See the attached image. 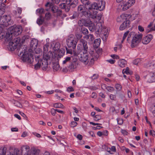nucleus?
<instances>
[{
  "label": "nucleus",
  "instance_id": "1",
  "mask_svg": "<svg viewBox=\"0 0 155 155\" xmlns=\"http://www.w3.org/2000/svg\"><path fill=\"white\" fill-rule=\"evenodd\" d=\"M22 28L21 25H14L8 28L5 36V40L8 43V47L11 51H13L16 48H18L20 41V38L15 37L20 34L22 32Z\"/></svg>",
  "mask_w": 155,
  "mask_h": 155
},
{
  "label": "nucleus",
  "instance_id": "2",
  "mask_svg": "<svg viewBox=\"0 0 155 155\" xmlns=\"http://www.w3.org/2000/svg\"><path fill=\"white\" fill-rule=\"evenodd\" d=\"M57 54L49 51L48 52L44 53L42 57L40 58L39 55L35 56V60L38 61L37 63L35 65V68L36 69L39 68L41 67L43 70L47 68L48 60H55L57 58Z\"/></svg>",
  "mask_w": 155,
  "mask_h": 155
},
{
  "label": "nucleus",
  "instance_id": "3",
  "mask_svg": "<svg viewBox=\"0 0 155 155\" xmlns=\"http://www.w3.org/2000/svg\"><path fill=\"white\" fill-rule=\"evenodd\" d=\"M80 43L78 45V56L79 60L85 65L87 64L90 59V56L87 52L88 47L86 41L82 39L80 40Z\"/></svg>",
  "mask_w": 155,
  "mask_h": 155
},
{
  "label": "nucleus",
  "instance_id": "4",
  "mask_svg": "<svg viewBox=\"0 0 155 155\" xmlns=\"http://www.w3.org/2000/svg\"><path fill=\"white\" fill-rule=\"evenodd\" d=\"M87 22L89 23V25L87 26L89 27V29L90 31H95L98 33L103 34V40L104 41L106 40L108 36V33L107 29L105 27H103L100 22L97 23L95 26V24L92 23L90 20H88Z\"/></svg>",
  "mask_w": 155,
  "mask_h": 155
},
{
  "label": "nucleus",
  "instance_id": "5",
  "mask_svg": "<svg viewBox=\"0 0 155 155\" xmlns=\"http://www.w3.org/2000/svg\"><path fill=\"white\" fill-rule=\"evenodd\" d=\"M105 2L103 1H101L99 2L98 4L94 2L91 5L88 4V3H87L85 7L91 12L89 13L91 18H94L96 17L97 13L96 10L98 9L100 11L103 10L105 8Z\"/></svg>",
  "mask_w": 155,
  "mask_h": 155
},
{
  "label": "nucleus",
  "instance_id": "6",
  "mask_svg": "<svg viewBox=\"0 0 155 155\" xmlns=\"http://www.w3.org/2000/svg\"><path fill=\"white\" fill-rule=\"evenodd\" d=\"M19 56H21V59L24 61L31 63L33 61V52L28 51L25 49L22 52L20 51Z\"/></svg>",
  "mask_w": 155,
  "mask_h": 155
},
{
  "label": "nucleus",
  "instance_id": "7",
  "mask_svg": "<svg viewBox=\"0 0 155 155\" xmlns=\"http://www.w3.org/2000/svg\"><path fill=\"white\" fill-rule=\"evenodd\" d=\"M4 12V9H0V24L5 26H8L10 24L11 18L9 15L1 16V15L3 14Z\"/></svg>",
  "mask_w": 155,
  "mask_h": 155
},
{
  "label": "nucleus",
  "instance_id": "8",
  "mask_svg": "<svg viewBox=\"0 0 155 155\" xmlns=\"http://www.w3.org/2000/svg\"><path fill=\"white\" fill-rule=\"evenodd\" d=\"M143 36L142 34H135L133 37L131 41V46L134 48L137 46Z\"/></svg>",
  "mask_w": 155,
  "mask_h": 155
},
{
  "label": "nucleus",
  "instance_id": "9",
  "mask_svg": "<svg viewBox=\"0 0 155 155\" xmlns=\"http://www.w3.org/2000/svg\"><path fill=\"white\" fill-rule=\"evenodd\" d=\"M135 0H125L120 5L123 11H125L134 4Z\"/></svg>",
  "mask_w": 155,
  "mask_h": 155
},
{
  "label": "nucleus",
  "instance_id": "10",
  "mask_svg": "<svg viewBox=\"0 0 155 155\" xmlns=\"http://www.w3.org/2000/svg\"><path fill=\"white\" fill-rule=\"evenodd\" d=\"M78 11L79 14H81L82 15H84L85 16H86L89 17H90V12H91L89 11L88 8H87L85 6L83 5H80L78 6Z\"/></svg>",
  "mask_w": 155,
  "mask_h": 155
},
{
  "label": "nucleus",
  "instance_id": "11",
  "mask_svg": "<svg viewBox=\"0 0 155 155\" xmlns=\"http://www.w3.org/2000/svg\"><path fill=\"white\" fill-rule=\"evenodd\" d=\"M77 42L75 40L73 35H70L67 40V44L69 47H72L73 48H75Z\"/></svg>",
  "mask_w": 155,
  "mask_h": 155
},
{
  "label": "nucleus",
  "instance_id": "12",
  "mask_svg": "<svg viewBox=\"0 0 155 155\" xmlns=\"http://www.w3.org/2000/svg\"><path fill=\"white\" fill-rule=\"evenodd\" d=\"M131 17V16L130 15L122 14L117 17V22H120L124 21L129 20V19Z\"/></svg>",
  "mask_w": 155,
  "mask_h": 155
},
{
  "label": "nucleus",
  "instance_id": "13",
  "mask_svg": "<svg viewBox=\"0 0 155 155\" xmlns=\"http://www.w3.org/2000/svg\"><path fill=\"white\" fill-rule=\"evenodd\" d=\"M41 153L40 150L37 147H32L30 153H27L26 155H39Z\"/></svg>",
  "mask_w": 155,
  "mask_h": 155
},
{
  "label": "nucleus",
  "instance_id": "14",
  "mask_svg": "<svg viewBox=\"0 0 155 155\" xmlns=\"http://www.w3.org/2000/svg\"><path fill=\"white\" fill-rule=\"evenodd\" d=\"M146 79L149 83H152L155 82V71L150 72L146 77Z\"/></svg>",
  "mask_w": 155,
  "mask_h": 155
},
{
  "label": "nucleus",
  "instance_id": "15",
  "mask_svg": "<svg viewBox=\"0 0 155 155\" xmlns=\"http://www.w3.org/2000/svg\"><path fill=\"white\" fill-rule=\"evenodd\" d=\"M152 39V35H148L143 38L142 42L143 44L147 45L149 43Z\"/></svg>",
  "mask_w": 155,
  "mask_h": 155
},
{
  "label": "nucleus",
  "instance_id": "16",
  "mask_svg": "<svg viewBox=\"0 0 155 155\" xmlns=\"http://www.w3.org/2000/svg\"><path fill=\"white\" fill-rule=\"evenodd\" d=\"M78 64V62L74 61L68 66V68L71 71H73L75 69L77 68Z\"/></svg>",
  "mask_w": 155,
  "mask_h": 155
},
{
  "label": "nucleus",
  "instance_id": "17",
  "mask_svg": "<svg viewBox=\"0 0 155 155\" xmlns=\"http://www.w3.org/2000/svg\"><path fill=\"white\" fill-rule=\"evenodd\" d=\"M130 22L129 20H127L124 21L121 25L119 29L120 30H123L129 27Z\"/></svg>",
  "mask_w": 155,
  "mask_h": 155
},
{
  "label": "nucleus",
  "instance_id": "18",
  "mask_svg": "<svg viewBox=\"0 0 155 155\" xmlns=\"http://www.w3.org/2000/svg\"><path fill=\"white\" fill-rule=\"evenodd\" d=\"M65 52V50L64 48H61L59 51L58 50V53H56V54H57V58H55V61H58V58H60L64 55Z\"/></svg>",
  "mask_w": 155,
  "mask_h": 155
},
{
  "label": "nucleus",
  "instance_id": "19",
  "mask_svg": "<svg viewBox=\"0 0 155 155\" xmlns=\"http://www.w3.org/2000/svg\"><path fill=\"white\" fill-rule=\"evenodd\" d=\"M0 38L2 39L4 38H5V36H6V34L5 32H4V29L3 28L4 26H5L4 25H2L1 24H0Z\"/></svg>",
  "mask_w": 155,
  "mask_h": 155
},
{
  "label": "nucleus",
  "instance_id": "20",
  "mask_svg": "<svg viewBox=\"0 0 155 155\" xmlns=\"http://www.w3.org/2000/svg\"><path fill=\"white\" fill-rule=\"evenodd\" d=\"M84 38L90 43H92L94 39V36L92 34L85 35L84 37Z\"/></svg>",
  "mask_w": 155,
  "mask_h": 155
},
{
  "label": "nucleus",
  "instance_id": "21",
  "mask_svg": "<svg viewBox=\"0 0 155 155\" xmlns=\"http://www.w3.org/2000/svg\"><path fill=\"white\" fill-rule=\"evenodd\" d=\"M89 20V19H87L86 20H84L83 19H81L79 20L78 22L79 25L80 26H82L83 25L85 26L89 25L88 22H87V21Z\"/></svg>",
  "mask_w": 155,
  "mask_h": 155
},
{
  "label": "nucleus",
  "instance_id": "22",
  "mask_svg": "<svg viewBox=\"0 0 155 155\" xmlns=\"http://www.w3.org/2000/svg\"><path fill=\"white\" fill-rule=\"evenodd\" d=\"M60 48V43L59 42L56 43L53 48V52L55 54H56V53H58V50H59Z\"/></svg>",
  "mask_w": 155,
  "mask_h": 155
},
{
  "label": "nucleus",
  "instance_id": "23",
  "mask_svg": "<svg viewBox=\"0 0 155 155\" xmlns=\"http://www.w3.org/2000/svg\"><path fill=\"white\" fill-rule=\"evenodd\" d=\"M154 26L151 28V26L153 25V23H151L149 24L147 26V29L146 32H149L150 31L152 30H155V19L153 21Z\"/></svg>",
  "mask_w": 155,
  "mask_h": 155
},
{
  "label": "nucleus",
  "instance_id": "24",
  "mask_svg": "<svg viewBox=\"0 0 155 155\" xmlns=\"http://www.w3.org/2000/svg\"><path fill=\"white\" fill-rule=\"evenodd\" d=\"M127 64L126 61L124 59H121L118 61V64L121 68L124 67Z\"/></svg>",
  "mask_w": 155,
  "mask_h": 155
},
{
  "label": "nucleus",
  "instance_id": "25",
  "mask_svg": "<svg viewBox=\"0 0 155 155\" xmlns=\"http://www.w3.org/2000/svg\"><path fill=\"white\" fill-rule=\"evenodd\" d=\"M107 151L110 154H113L116 151V148L114 146H112L111 147H107Z\"/></svg>",
  "mask_w": 155,
  "mask_h": 155
},
{
  "label": "nucleus",
  "instance_id": "26",
  "mask_svg": "<svg viewBox=\"0 0 155 155\" xmlns=\"http://www.w3.org/2000/svg\"><path fill=\"white\" fill-rule=\"evenodd\" d=\"M67 53L69 54L72 55H73L74 56H77L78 54V51L77 52L76 51H73L71 49H68L66 48Z\"/></svg>",
  "mask_w": 155,
  "mask_h": 155
},
{
  "label": "nucleus",
  "instance_id": "27",
  "mask_svg": "<svg viewBox=\"0 0 155 155\" xmlns=\"http://www.w3.org/2000/svg\"><path fill=\"white\" fill-rule=\"evenodd\" d=\"M38 45V41L36 39H33L31 40V45L33 47L34 49H35Z\"/></svg>",
  "mask_w": 155,
  "mask_h": 155
},
{
  "label": "nucleus",
  "instance_id": "28",
  "mask_svg": "<svg viewBox=\"0 0 155 155\" xmlns=\"http://www.w3.org/2000/svg\"><path fill=\"white\" fill-rule=\"evenodd\" d=\"M30 150V147L28 145H23L21 147V150L22 152H23L25 150L26 152L25 153L26 154L27 153H30L29 150Z\"/></svg>",
  "mask_w": 155,
  "mask_h": 155
},
{
  "label": "nucleus",
  "instance_id": "29",
  "mask_svg": "<svg viewBox=\"0 0 155 155\" xmlns=\"http://www.w3.org/2000/svg\"><path fill=\"white\" fill-rule=\"evenodd\" d=\"M69 1V2L68 3V4L70 6H72L73 7H75L78 2V0H70ZM67 3H68V1Z\"/></svg>",
  "mask_w": 155,
  "mask_h": 155
},
{
  "label": "nucleus",
  "instance_id": "30",
  "mask_svg": "<svg viewBox=\"0 0 155 155\" xmlns=\"http://www.w3.org/2000/svg\"><path fill=\"white\" fill-rule=\"evenodd\" d=\"M147 67H150L152 69L155 68V61H151L148 64Z\"/></svg>",
  "mask_w": 155,
  "mask_h": 155
},
{
  "label": "nucleus",
  "instance_id": "31",
  "mask_svg": "<svg viewBox=\"0 0 155 155\" xmlns=\"http://www.w3.org/2000/svg\"><path fill=\"white\" fill-rule=\"evenodd\" d=\"M80 15V16H81V15H82L81 14V15H80L79 14V13H78V12H74L72 16V17H71V19H76L78 18L79 17V16Z\"/></svg>",
  "mask_w": 155,
  "mask_h": 155
},
{
  "label": "nucleus",
  "instance_id": "32",
  "mask_svg": "<svg viewBox=\"0 0 155 155\" xmlns=\"http://www.w3.org/2000/svg\"><path fill=\"white\" fill-rule=\"evenodd\" d=\"M71 59V57H66L64 58V60L63 61L62 64L63 65L66 64L68 62L70 61Z\"/></svg>",
  "mask_w": 155,
  "mask_h": 155
},
{
  "label": "nucleus",
  "instance_id": "33",
  "mask_svg": "<svg viewBox=\"0 0 155 155\" xmlns=\"http://www.w3.org/2000/svg\"><path fill=\"white\" fill-rule=\"evenodd\" d=\"M54 107L55 108L64 109V106L61 103H56L54 104Z\"/></svg>",
  "mask_w": 155,
  "mask_h": 155
},
{
  "label": "nucleus",
  "instance_id": "34",
  "mask_svg": "<svg viewBox=\"0 0 155 155\" xmlns=\"http://www.w3.org/2000/svg\"><path fill=\"white\" fill-rule=\"evenodd\" d=\"M43 22V18L42 16H40L37 19V23L38 25H42Z\"/></svg>",
  "mask_w": 155,
  "mask_h": 155
},
{
  "label": "nucleus",
  "instance_id": "35",
  "mask_svg": "<svg viewBox=\"0 0 155 155\" xmlns=\"http://www.w3.org/2000/svg\"><path fill=\"white\" fill-rule=\"evenodd\" d=\"M102 17V15L101 14H99L97 15V14H96V16L95 18H92L93 19H94L95 18V21H96V22L98 23L99 22L101 19V18Z\"/></svg>",
  "mask_w": 155,
  "mask_h": 155
},
{
  "label": "nucleus",
  "instance_id": "36",
  "mask_svg": "<svg viewBox=\"0 0 155 155\" xmlns=\"http://www.w3.org/2000/svg\"><path fill=\"white\" fill-rule=\"evenodd\" d=\"M6 148L1 147L0 148V155H5L6 153Z\"/></svg>",
  "mask_w": 155,
  "mask_h": 155
},
{
  "label": "nucleus",
  "instance_id": "37",
  "mask_svg": "<svg viewBox=\"0 0 155 155\" xmlns=\"http://www.w3.org/2000/svg\"><path fill=\"white\" fill-rule=\"evenodd\" d=\"M59 65L58 63H54L53 64V69L56 71H58L59 69Z\"/></svg>",
  "mask_w": 155,
  "mask_h": 155
},
{
  "label": "nucleus",
  "instance_id": "38",
  "mask_svg": "<svg viewBox=\"0 0 155 155\" xmlns=\"http://www.w3.org/2000/svg\"><path fill=\"white\" fill-rule=\"evenodd\" d=\"M101 42V40L100 38H98L96 39L94 41V44L97 47L100 44Z\"/></svg>",
  "mask_w": 155,
  "mask_h": 155
},
{
  "label": "nucleus",
  "instance_id": "39",
  "mask_svg": "<svg viewBox=\"0 0 155 155\" xmlns=\"http://www.w3.org/2000/svg\"><path fill=\"white\" fill-rule=\"evenodd\" d=\"M14 153L15 155H22L20 150L17 148L14 149Z\"/></svg>",
  "mask_w": 155,
  "mask_h": 155
},
{
  "label": "nucleus",
  "instance_id": "40",
  "mask_svg": "<svg viewBox=\"0 0 155 155\" xmlns=\"http://www.w3.org/2000/svg\"><path fill=\"white\" fill-rule=\"evenodd\" d=\"M115 87L117 91H120L122 89V86L121 85L117 84L115 85Z\"/></svg>",
  "mask_w": 155,
  "mask_h": 155
},
{
  "label": "nucleus",
  "instance_id": "41",
  "mask_svg": "<svg viewBox=\"0 0 155 155\" xmlns=\"http://www.w3.org/2000/svg\"><path fill=\"white\" fill-rule=\"evenodd\" d=\"M140 61L141 60L140 59L137 58L133 61V63L134 64L138 65L140 64Z\"/></svg>",
  "mask_w": 155,
  "mask_h": 155
},
{
  "label": "nucleus",
  "instance_id": "42",
  "mask_svg": "<svg viewBox=\"0 0 155 155\" xmlns=\"http://www.w3.org/2000/svg\"><path fill=\"white\" fill-rule=\"evenodd\" d=\"M49 45L48 44H46L43 47V53L48 52V48Z\"/></svg>",
  "mask_w": 155,
  "mask_h": 155
},
{
  "label": "nucleus",
  "instance_id": "43",
  "mask_svg": "<svg viewBox=\"0 0 155 155\" xmlns=\"http://www.w3.org/2000/svg\"><path fill=\"white\" fill-rule=\"evenodd\" d=\"M14 101V104L15 106L20 108L22 107V104L19 102L16 101Z\"/></svg>",
  "mask_w": 155,
  "mask_h": 155
},
{
  "label": "nucleus",
  "instance_id": "44",
  "mask_svg": "<svg viewBox=\"0 0 155 155\" xmlns=\"http://www.w3.org/2000/svg\"><path fill=\"white\" fill-rule=\"evenodd\" d=\"M122 72L123 73H125L127 74H130V71L129 68L127 67L126 69H123Z\"/></svg>",
  "mask_w": 155,
  "mask_h": 155
},
{
  "label": "nucleus",
  "instance_id": "45",
  "mask_svg": "<svg viewBox=\"0 0 155 155\" xmlns=\"http://www.w3.org/2000/svg\"><path fill=\"white\" fill-rule=\"evenodd\" d=\"M109 92H113L114 90V88L113 87H111V86H108L107 87V88L106 89Z\"/></svg>",
  "mask_w": 155,
  "mask_h": 155
},
{
  "label": "nucleus",
  "instance_id": "46",
  "mask_svg": "<svg viewBox=\"0 0 155 155\" xmlns=\"http://www.w3.org/2000/svg\"><path fill=\"white\" fill-rule=\"evenodd\" d=\"M101 116L100 115H95L93 117V119L94 120L97 121L101 119Z\"/></svg>",
  "mask_w": 155,
  "mask_h": 155
},
{
  "label": "nucleus",
  "instance_id": "47",
  "mask_svg": "<svg viewBox=\"0 0 155 155\" xmlns=\"http://www.w3.org/2000/svg\"><path fill=\"white\" fill-rule=\"evenodd\" d=\"M51 18V15L49 12H48L45 14V18L46 20L50 19Z\"/></svg>",
  "mask_w": 155,
  "mask_h": 155
},
{
  "label": "nucleus",
  "instance_id": "48",
  "mask_svg": "<svg viewBox=\"0 0 155 155\" xmlns=\"http://www.w3.org/2000/svg\"><path fill=\"white\" fill-rule=\"evenodd\" d=\"M7 153H8V155H15L14 153V149L10 148L8 151H7Z\"/></svg>",
  "mask_w": 155,
  "mask_h": 155
},
{
  "label": "nucleus",
  "instance_id": "49",
  "mask_svg": "<svg viewBox=\"0 0 155 155\" xmlns=\"http://www.w3.org/2000/svg\"><path fill=\"white\" fill-rule=\"evenodd\" d=\"M135 33L134 32H130V33H129V34H128V36L127 38V40H128L129 38H130L131 37H133L135 35Z\"/></svg>",
  "mask_w": 155,
  "mask_h": 155
},
{
  "label": "nucleus",
  "instance_id": "50",
  "mask_svg": "<svg viewBox=\"0 0 155 155\" xmlns=\"http://www.w3.org/2000/svg\"><path fill=\"white\" fill-rule=\"evenodd\" d=\"M58 8L56 6H54L52 7L51 10L54 13L56 12H57L58 10Z\"/></svg>",
  "mask_w": 155,
  "mask_h": 155
},
{
  "label": "nucleus",
  "instance_id": "51",
  "mask_svg": "<svg viewBox=\"0 0 155 155\" xmlns=\"http://www.w3.org/2000/svg\"><path fill=\"white\" fill-rule=\"evenodd\" d=\"M74 88L71 86L68 87L67 90V91L68 92H71L73 91H74Z\"/></svg>",
  "mask_w": 155,
  "mask_h": 155
},
{
  "label": "nucleus",
  "instance_id": "52",
  "mask_svg": "<svg viewBox=\"0 0 155 155\" xmlns=\"http://www.w3.org/2000/svg\"><path fill=\"white\" fill-rule=\"evenodd\" d=\"M77 125V123L75 121H72L71 123V126L73 127H76Z\"/></svg>",
  "mask_w": 155,
  "mask_h": 155
},
{
  "label": "nucleus",
  "instance_id": "53",
  "mask_svg": "<svg viewBox=\"0 0 155 155\" xmlns=\"http://www.w3.org/2000/svg\"><path fill=\"white\" fill-rule=\"evenodd\" d=\"M44 10L42 8L38 9L36 10V12L39 13L40 14H42L44 12Z\"/></svg>",
  "mask_w": 155,
  "mask_h": 155
},
{
  "label": "nucleus",
  "instance_id": "54",
  "mask_svg": "<svg viewBox=\"0 0 155 155\" xmlns=\"http://www.w3.org/2000/svg\"><path fill=\"white\" fill-rule=\"evenodd\" d=\"M87 0H81V2L82 3L85 5V6H86V5L88 3V4L91 5L92 4H90V2H89L87 1Z\"/></svg>",
  "mask_w": 155,
  "mask_h": 155
},
{
  "label": "nucleus",
  "instance_id": "55",
  "mask_svg": "<svg viewBox=\"0 0 155 155\" xmlns=\"http://www.w3.org/2000/svg\"><path fill=\"white\" fill-rule=\"evenodd\" d=\"M110 98L111 100H115L116 98V96L114 94H111L110 95Z\"/></svg>",
  "mask_w": 155,
  "mask_h": 155
},
{
  "label": "nucleus",
  "instance_id": "56",
  "mask_svg": "<svg viewBox=\"0 0 155 155\" xmlns=\"http://www.w3.org/2000/svg\"><path fill=\"white\" fill-rule=\"evenodd\" d=\"M56 109L52 108L51 109V114L53 116H54L56 114Z\"/></svg>",
  "mask_w": 155,
  "mask_h": 155
},
{
  "label": "nucleus",
  "instance_id": "57",
  "mask_svg": "<svg viewBox=\"0 0 155 155\" xmlns=\"http://www.w3.org/2000/svg\"><path fill=\"white\" fill-rule=\"evenodd\" d=\"M32 134L38 138L41 137V135L36 132H33L32 133Z\"/></svg>",
  "mask_w": 155,
  "mask_h": 155
},
{
  "label": "nucleus",
  "instance_id": "58",
  "mask_svg": "<svg viewBox=\"0 0 155 155\" xmlns=\"http://www.w3.org/2000/svg\"><path fill=\"white\" fill-rule=\"evenodd\" d=\"M129 33V31H127L124 33L123 38V41H124V39H125L127 35H128Z\"/></svg>",
  "mask_w": 155,
  "mask_h": 155
},
{
  "label": "nucleus",
  "instance_id": "59",
  "mask_svg": "<svg viewBox=\"0 0 155 155\" xmlns=\"http://www.w3.org/2000/svg\"><path fill=\"white\" fill-rule=\"evenodd\" d=\"M129 33V31H127L124 33L123 38V41H124V39H125L127 35H128Z\"/></svg>",
  "mask_w": 155,
  "mask_h": 155
},
{
  "label": "nucleus",
  "instance_id": "60",
  "mask_svg": "<svg viewBox=\"0 0 155 155\" xmlns=\"http://www.w3.org/2000/svg\"><path fill=\"white\" fill-rule=\"evenodd\" d=\"M82 33L84 35H86L88 33V31L87 29L84 28L82 30Z\"/></svg>",
  "mask_w": 155,
  "mask_h": 155
},
{
  "label": "nucleus",
  "instance_id": "61",
  "mask_svg": "<svg viewBox=\"0 0 155 155\" xmlns=\"http://www.w3.org/2000/svg\"><path fill=\"white\" fill-rule=\"evenodd\" d=\"M92 98H96L97 97V94L95 92H93L91 95Z\"/></svg>",
  "mask_w": 155,
  "mask_h": 155
},
{
  "label": "nucleus",
  "instance_id": "62",
  "mask_svg": "<svg viewBox=\"0 0 155 155\" xmlns=\"http://www.w3.org/2000/svg\"><path fill=\"white\" fill-rule=\"evenodd\" d=\"M110 56L112 58L114 59H118L119 58V56L116 54H112Z\"/></svg>",
  "mask_w": 155,
  "mask_h": 155
},
{
  "label": "nucleus",
  "instance_id": "63",
  "mask_svg": "<svg viewBox=\"0 0 155 155\" xmlns=\"http://www.w3.org/2000/svg\"><path fill=\"white\" fill-rule=\"evenodd\" d=\"M54 92V90H52L50 91H46L45 92V93L47 94H50L53 93Z\"/></svg>",
  "mask_w": 155,
  "mask_h": 155
},
{
  "label": "nucleus",
  "instance_id": "64",
  "mask_svg": "<svg viewBox=\"0 0 155 155\" xmlns=\"http://www.w3.org/2000/svg\"><path fill=\"white\" fill-rule=\"evenodd\" d=\"M138 29L140 31L142 32L144 31V28L141 26L139 25L138 26Z\"/></svg>",
  "mask_w": 155,
  "mask_h": 155
}]
</instances>
